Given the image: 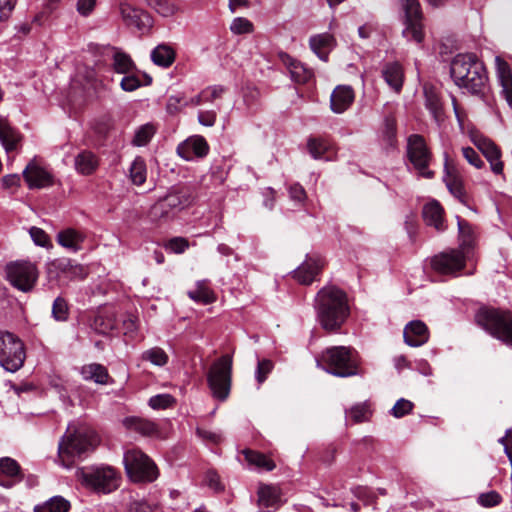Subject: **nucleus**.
I'll return each instance as SVG.
<instances>
[{
	"instance_id": "nucleus-63",
	"label": "nucleus",
	"mask_w": 512,
	"mask_h": 512,
	"mask_svg": "<svg viewBox=\"0 0 512 512\" xmlns=\"http://www.w3.org/2000/svg\"><path fill=\"white\" fill-rule=\"evenodd\" d=\"M185 98L181 95H173L168 98L166 109L169 114H176L184 106Z\"/></svg>"
},
{
	"instance_id": "nucleus-34",
	"label": "nucleus",
	"mask_w": 512,
	"mask_h": 512,
	"mask_svg": "<svg viewBox=\"0 0 512 512\" xmlns=\"http://www.w3.org/2000/svg\"><path fill=\"white\" fill-rule=\"evenodd\" d=\"M84 240V233L73 228H67L65 230H62L57 235L58 243L61 246L74 252L81 249V245L84 242Z\"/></svg>"
},
{
	"instance_id": "nucleus-36",
	"label": "nucleus",
	"mask_w": 512,
	"mask_h": 512,
	"mask_svg": "<svg viewBox=\"0 0 512 512\" xmlns=\"http://www.w3.org/2000/svg\"><path fill=\"white\" fill-rule=\"evenodd\" d=\"M459 230L460 250L466 255L473 246L475 232L472 226L464 219L457 217Z\"/></svg>"
},
{
	"instance_id": "nucleus-40",
	"label": "nucleus",
	"mask_w": 512,
	"mask_h": 512,
	"mask_svg": "<svg viewBox=\"0 0 512 512\" xmlns=\"http://www.w3.org/2000/svg\"><path fill=\"white\" fill-rule=\"evenodd\" d=\"M175 215L174 211L166 205L163 198L153 204L149 210V218L152 222H165Z\"/></svg>"
},
{
	"instance_id": "nucleus-7",
	"label": "nucleus",
	"mask_w": 512,
	"mask_h": 512,
	"mask_svg": "<svg viewBox=\"0 0 512 512\" xmlns=\"http://www.w3.org/2000/svg\"><path fill=\"white\" fill-rule=\"evenodd\" d=\"M127 475L133 482H153L159 472L155 463L141 450L131 449L123 459Z\"/></svg>"
},
{
	"instance_id": "nucleus-38",
	"label": "nucleus",
	"mask_w": 512,
	"mask_h": 512,
	"mask_svg": "<svg viewBox=\"0 0 512 512\" xmlns=\"http://www.w3.org/2000/svg\"><path fill=\"white\" fill-rule=\"evenodd\" d=\"M97 167L98 159L90 151H83L75 157V168L81 174H92Z\"/></svg>"
},
{
	"instance_id": "nucleus-17",
	"label": "nucleus",
	"mask_w": 512,
	"mask_h": 512,
	"mask_svg": "<svg viewBox=\"0 0 512 512\" xmlns=\"http://www.w3.org/2000/svg\"><path fill=\"white\" fill-rule=\"evenodd\" d=\"M324 264L323 259L318 255L307 256L304 263L294 271V278L301 284L309 285L320 273Z\"/></svg>"
},
{
	"instance_id": "nucleus-22",
	"label": "nucleus",
	"mask_w": 512,
	"mask_h": 512,
	"mask_svg": "<svg viewBox=\"0 0 512 512\" xmlns=\"http://www.w3.org/2000/svg\"><path fill=\"white\" fill-rule=\"evenodd\" d=\"M279 58L287 67L291 79L295 83L305 84L313 77V72L311 69L307 68L303 63L292 58L287 53L281 52L279 54Z\"/></svg>"
},
{
	"instance_id": "nucleus-28",
	"label": "nucleus",
	"mask_w": 512,
	"mask_h": 512,
	"mask_svg": "<svg viewBox=\"0 0 512 512\" xmlns=\"http://www.w3.org/2000/svg\"><path fill=\"white\" fill-rule=\"evenodd\" d=\"M312 51L323 61L328 60V55L335 46V39L329 33L312 36L309 40Z\"/></svg>"
},
{
	"instance_id": "nucleus-55",
	"label": "nucleus",
	"mask_w": 512,
	"mask_h": 512,
	"mask_svg": "<svg viewBox=\"0 0 512 512\" xmlns=\"http://www.w3.org/2000/svg\"><path fill=\"white\" fill-rule=\"evenodd\" d=\"M52 315L57 321H64L68 316V305L65 299L58 297L54 300Z\"/></svg>"
},
{
	"instance_id": "nucleus-42",
	"label": "nucleus",
	"mask_w": 512,
	"mask_h": 512,
	"mask_svg": "<svg viewBox=\"0 0 512 512\" xmlns=\"http://www.w3.org/2000/svg\"><path fill=\"white\" fill-rule=\"evenodd\" d=\"M243 454L245 456L246 461L249 464L254 465L258 468L264 469L266 471H272L276 467L273 460H271L266 455L260 452H256L253 450H245Z\"/></svg>"
},
{
	"instance_id": "nucleus-14",
	"label": "nucleus",
	"mask_w": 512,
	"mask_h": 512,
	"mask_svg": "<svg viewBox=\"0 0 512 512\" xmlns=\"http://www.w3.org/2000/svg\"><path fill=\"white\" fill-rule=\"evenodd\" d=\"M119 10L122 20L128 27H134L139 31H144L152 25L151 17L147 12L129 3H121Z\"/></svg>"
},
{
	"instance_id": "nucleus-8",
	"label": "nucleus",
	"mask_w": 512,
	"mask_h": 512,
	"mask_svg": "<svg viewBox=\"0 0 512 512\" xmlns=\"http://www.w3.org/2000/svg\"><path fill=\"white\" fill-rule=\"evenodd\" d=\"M26 358L23 342L10 332L0 333V365L9 372L18 371Z\"/></svg>"
},
{
	"instance_id": "nucleus-39",
	"label": "nucleus",
	"mask_w": 512,
	"mask_h": 512,
	"mask_svg": "<svg viewBox=\"0 0 512 512\" xmlns=\"http://www.w3.org/2000/svg\"><path fill=\"white\" fill-rule=\"evenodd\" d=\"M151 59L154 64L163 68H168L175 60V51L170 46L161 44L153 49Z\"/></svg>"
},
{
	"instance_id": "nucleus-23",
	"label": "nucleus",
	"mask_w": 512,
	"mask_h": 512,
	"mask_svg": "<svg viewBox=\"0 0 512 512\" xmlns=\"http://www.w3.org/2000/svg\"><path fill=\"white\" fill-rule=\"evenodd\" d=\"M258 507L261 512L277 510L282 502L280 489L273 485H260L258 488Z\"/></svg>"
},
{
	"instance_id": "nucleus-24",
	"label": "nucleus",
	"mask_w": 512,
	"mask_h": 512,
	"mask_svg": "<svg viewBox=\"0 0 512 512\" xmlns=\"http://www.w3.org/2000/svg\"><path fill=\"white\" fill-rule=\"evenodd\" d=\"M422 216L425 224L434 227L437 231H444L447 227L444 220V209L436 200L424 205Z\"/></svg>"
},
{
	"instance_id": "nucleus-12",
	"label": "nucleus",
	"mask_w": 512,
	"mask_h": 512,
	"mask_svg": "<svg viewBox=\"0 0 512 512\" xmlns=\"http://www.w3.org/2000/svg\"><path fill=\"white\" fill-rule=\"evenodd\" d=\"M402 6L406 18V27L403 30V36L408 40L421 43L424 39V31L420 3L418 0H402Z\"/></svg>"
},
{
	"instance_id": "nucleus-31",
	"label": "nucleus",
	"mask_w": 512,
	"mask_h": 512,
	"mask_svg": "<svg viewBox=\"0 0 512 512\" xmlns=\"http://www.w3.org/2000/svg\"><path fill=\"white\" fill-rule=\"evenodd\" d=\"M123 425L126 429L137 432L143 436H152L158 432V427L154 422L141 417H126L123 420Z\"/></svg>"
},
{
	"instance_id": "nucleus-61",
	"label": "nucleus",
	"mask_w": 512,
	"mask_h": 512,
	"mask_svg": "<svg viewBox=\"0 0 512 512\" xmlns=\"http://www.w3.org/2000/svg\"><path fill=\"white\" fill-rule=\"evenodd\" d=\"M30 235H31V238L33 239L34 243L38 246L46 247L50 243L49 236L41 228L31 227Z\"/></svg>"
},
{
	"instance_id": "nucleus-60",
	"label": "nucleus",
	"mask_w": 512,
	"mask_h": 512,
	"mask_svg": "<svg viewBox=\"0 0 512 512\" xmlns=\"http://www.w3.org/2000/svg\"><path fill=\"white\" fill-rule=\"evenodd\" d=\"M463 157L467 160L469 164L474 166L475 168H482L484 162L480 158L479 154L471 147H463L462 148Z\"/></svg>"
},
{
	"instance_id": "nucleus-9",
	"label": "nucleus",
	"mask_w": 512,
	"mask_h": 512,
	"mask_svg": "<svg viewBox=\"0 0 512 512\" xmlns=\"http://www.w3.org/2000/svg\"><path fill=\"white\" fill-rule=\"evenodd\" d=\"M77 474L84 485L99 493H110L119 486L118 474L109 466L90 470L80 469Z\"/></svg>"
},
{
	"instance_id": "nucleus-20",
	"label": "nucleus",
	"mask_w": 512,
	"mask_h": 512,
	"mask_svg": "<svg viewBox=\"0 0 512 512\" xmlns=\"http://www.w3.org/2000/svg\"><path fill=\"white\" fill-rule=\"evenodd\" d=\"M23 474L20 465L10 457L0 459V485L11 488L15 483L22 481Z\"/></svg>"
},
{
	"instance_id": "nucleus-16",
	"label": "nucleus",
	"mask_w": 512,
	"mask_h": 512,
	"mask_svg": "<svg viewBox=\"0 0 512 512\" xmlns=\"http://www.w3.org/2000/svg\"><path fill=\"white\" fill-rule=\"evenodd\" d=\"M209 145L204 137L191 136L177 147V153L185 160H192L194 157H204L208 154Z\"/></svg>"
},
{
	"instance_id": "nucleus-6",
	"label": "nucleus",
	"mask_w": 512,
	"mask_h": 512,
	"mask_svg": "<svg viewBox=\"0 0 512 512\" xmlns=\"http://www.w3.org/2000/svg\"><path fill=\"white\" fill-rule=\"evenodd\" d=\"M232 363V356L225 354L213 362L207 373L209 388L220 401L226 400L230 394Z\"/></svg>"
},
{
	"instance_id": "nucleus-10",
	"label": "nucleus",
	"mask_w": 512,
	"mask_h": 512,
	"mask_svg": "<svg viewBox=\"0 0 512 512\" xmlns=\"http://www.w3.org/2000/svg\"><path fill=\"white\" fill-rule=\"evenodd\" d=\"M407 157L422 177L427 179L434 177V172L429 169L432 153L423 136L412 134L408 137Z\"/></svg>"
},
{
	"instance_id": "nucleus-33",
	"label": "nucleus",
	"mask_w": 512,
	"mask_h": 512,
	"mask_svg": "<svg viewBox=\"0 0 512 512\" xmlns=\"http://www.w3.org/2000/svg\"><path fill=\"white\" fill-rule=\"evenodd\" d=\"M444 182L450 193L457 198L462 204H468V195L465 191L461 176L454 170H448Z\"/></svg>"
},
{
	"instance_id": "nucleus-51",
	"label": "nucleus",
	"mask_w": 512,
	"mask_h": 512,
	"mask_svg": "<svg viewBox=\"0 0 512 512\" xmlns=\"http://www.w3.org/2000/svg\"><path fill=\"white\" fill-rule=\"evenodd\" d=\"M142 359L157 366H164L167 364L169 357L162 348L153 347L143 352Z\"/></svg>"
},
{
	"instance_id": "nucleus-11",
	"label": "nucleus",
	"mask_w": 512,
	"mask_h": 512,
	"mask_svg": "<svg viewBox=\"0 0 512 512\" xmlns=\"http://www.w3.org/2000/svg\"><path fill=\"white\" fill-rule=\"evenodd\" d=\"M7 279L11 285L22 292L33 290L39 271L36 265L30 261H16L6 267Z\"/></svg>"
},
{
	"instance_id": "nucleus-49",
	"label": "nucleus",
	"mask_w": 512,
	"mask_h": 512,
	"mask_svg": "<svg viewBox=\"0 0 512 512\" xmlns=\"http://www.w3.org/2000/svg\"><path fill=\"white\" fill-rule=\"evenodd\" d=\"M47 274L50 278H60L67 275L71 269V261L66 258L54 259L47 263Z\"/></svg>"
},
{
	"instance_id": "nucleus-50",
	"label": "nucleus",
	"mask_w": 512,
	"mask_h": 512,
	"mask_svg": "<svg viewBox=\"0 0 512 512\" xmlns=\"http://www.w3.org/2000/svg\"><path fill=\"white\" fill-rule=\"evenodd\" d=\"M146 164L143 158L136 157L130 167V178L133 184L142 185L146 181Z\"/></svg>"
},
{
	"instance_id": "nucleus-47",
	"label": "nucleus",
	"mask_w": 512,
	"mask_h": 512,
	"mask_svg": "<svg viewBox=\"0 0 512 512\" xmlns=\"http://www.w3.org/2000/svg\"><path fill=\"white\" fill-rule=\"evenodd\" d=\"M381 140L386 147H394L397 142V125L393 117H386L381 130Z\"/></svg>"
},
{
	"instance_id": "nucleus-15",
	"label": "nucleus",
	"mask_w": 512,
	"mask_h": 512,
	"mask_svg": "<svg viewBox=\"0 0 512 512\" xmlns=\"http://www.w3.org/2000/svg\"><path fill=\"white\" fill-rule=\"evenodd\" d=\"M23 135L15 129L6 116L0 115V142L10 154L22 148Z\"/></svg>"
},
{
	"instance_id": "nucleus-3",
	"label": "nucleus",
	"mask_w": 512,
	"mask_h": 512,
	"mask_svg": "<svg viewBox=\"0 0 512 512\" xmlns=\"http://www.w3.org/2000/svg\"><path fill=\"white\" fill-rule=\"evenodd\" d=\"M98 444V437L93 431L75 430L68 427L67 433L61 438L58 446V456L61 464L70 468L74 458L93 450Z\"/></svg>"
},
{
	"instance_id": "nucleus-41",
	"label": "nucleus",
	"mask_w": 512,
	"mask_h": 512,
	"mask_svg": "<svg viewBox=\"0 0 512 512\" xmlns=\"http://www.w3.org/2000/svg\"><path fill=\"white\" fill-rule=\"evenodd\" d=\"M148 5L164 17L173 16L180 9L181 0H147Z\"/></svg>"
},
{
	"instance_id": "nucleus-32",
	"label": "nucleus",
	"mask_w": 512,
	"mask_h": 512,
	"mask_svg": "<svg viewBox=\"0 0 512 512\" xmlns=\"http://www.w3.org/2000/svg\"><path fill=\"white\" fill-rule=\"evenodd\" d=\"M425 106L433 118L439 122L443 119V104L437 89L430 85L424 86Z\"/></svg>"
},
{
	"instance_id": "nucleus-19",
	"label": "nucleus",
	"mask_w": 512,
	"mask_h": 512,
	"mask_svg": "<svg viewBox=\"0 0 512 512\" xmlns=\"http://www.w3.org/2000/svg\"><path fill=\"white\" fill-rule=\"evenodd\" d=\"M23 177L29 188H44L52 185V175L44 168L31 161L23 171Z\"/></svg>"
},
{
	"instance_id": "nucleus-29",
	"label": "nucleus",
	"mask_w": 512,
	"mask_h": 512,
	"mask_svg": "<svg viewBox=\"0 0 512 512\" xmlns=\"http://www.w3.org/2000/svg\"><path fill=\"white\" fill-rule=\"evenodd\" d=\"M354 100V91L349 86H338L331 95V109L335 113L344 112Z\"/></svg>"
},
{
	"instance_id": "nucleus-57",
	"label": "nucleus",
	"mask_w": 512,
	"mask_h": 512,
	"mask_svg": "<svg viewBox=\"0 0 512 512\" xmlns=\"http://www.w3.org/2000/svg\"><path fill=\"white\" fill-rule=\"evenodd\" d=\"M174 403V398L169 394H160L150 398L149 405L153 409H166Z\"/></svg>"
},
{
	"instance_id": "nucleus-18",
	"label": "nucleus",
	"mask_w": 512,
	"mask_h": 512,
	"mask_svg": "<svg viewBox=\"0 0 512 512\" xmlns=\"http://www.w3.org/2000/svg\"><path fill=\"white\" fill-rule=\"evenodd\" d=\"M472 141L490 162L492 171L496 174H501L503 163L500 160L501 152L499 148L491 140L483 136H473Z\"/></svg>"
},
{
	"instance_id": "nucleus-37",
	"label": "nucleus",
	"mask_w": 512,
	"mask_h": 512,
	"mask_svg": "<svg viewBox=\"0 0 512 512\" xmlns=\"http://www.w3.org/2000/svg\"><path fill=\"white\" fill-rule=\"evenodd\" d=\"M307 146L310 154L315 159L325 158L326 160H329L333 153L331 144L323 138H310Z\"/></svg>"
},
{
	"instance_id": "nucleus-43",
	"label": "nucleus",
	"mask_w": 512,
	"mask_h": 512,
	"mask_svg": "<svg viewBox=\"0 0 512 512\" xmlns=\"http://www.w3.org/2000/svg\"><path fill=\"white\" fill-rule=\"evenodd\" d=\"M125 76L122 78L120 82L121 88L126 92H132L142 85V81L140 79L141 73L138 71H132L129 74H124ZM142 76L145 78V84L149 85L152 82V78L146 74H142Z\"/></svg>"
},
{
	"instance_id": "nucleus-25",
	"label": "nucleus",
	"mask_w": 512,
	"mask_h": 512,
	"mask_svg": "<svg viewBox=\"0 0 512 512\" xmlns=\"http://www.w3.org/2000/svg\"><path fill=\"white\" fill-rule=\"evenodd\" d=\"M162 198L174 213L188 207L193 202V194L187 187H175Z\"/></svg>"
},
{
	"instance_id": "nucleus-59",
	"label": "nucleus",
	"mask_w": 512,
	"mask_h": 512,
	"mask_svg": "<svg viewBox=\"0 0 512 512\" xmlns=\"http://www.w3.org/2000/svg\"><path fill=\"white\" fill-rule=\"evenodd\" d=\"M272 368L273 363L268 359H263L258 362L255 376L259 384H262L266 380L268 374L272 371Z\"/></svg>"
},
{
	"instance_id": "nucleus-13",
	"label": "nucleus",
	"mask_w": 512,
	"mask_h": 512,
	"mask_svg": "<svg viewBox=\"0 0 512 512\" xmlns=\"http://www.w3.org/2000/svg\"><path fill=\"white\" fill-rule=\"evenodd\" d=\"M466 255L460 249H450L431 258L432 269L443 275H456L464 269Z\"/></svg>"
},
{
	"instance_id": "nucleus-26",
	"label": "nucleus",
	"mask_w": 512,
	"mask_h": 512,
	"mask_svg": "<svg viewBox=\"0 0 512 512\" xmlns=\"http://www.w3.org/2000/svg\"><path fill=\"white\" fill-rule=\"evenodd\" d=\"M497 76L502 88V95L512 108V72L506 61L500 57H496Z\"/></svg>"
},
{
	"instance_id": "nucleus-2",
	"label": "nucleus",
	"mask_w": 512,
	"mask_h": 512,
	"mask_svg": "<svg viewBox=\"0 0 512 512\" xmlns=\"http://www.w3.org/2000/svg\"><path fill=\"white\" fill-rule=\"evenodd\" d=\"M451 77L455 84L472 94L484 95L488 76L483 63L473 53L456 55L451 62Z\"/></svg>"
},
{
	"instance_id": "nucleus-44",
	"label": "nucleus",
	"mask_w": 512,
	"mask_h": 512,
	"mask_svg": "<svg viewBox=\"0 0 512 512\" xmlns=\"http://www.w3.org/2000/svg\"><path fill=\"white\" fill-rule=\"evenodd\" d=\"M188 296L202 304H209L215 300L212 290L208 287L206 281H198L196 288L188 292Z\"/></svg>"
},
{
	"instance_id": "nucleus-53",
	"label": "nucleus",
	"mask_w": 512,
	"mask_h": 512,
	"mask_svg": "<svg viewBox=\"0 0 512 512\" xmlns=\"http://www.w3.org/2000/svg\"><path fill=\"white\" fill-rule=\"evenodd\" d=\"M230 30L232 33H234L236 35L249 34V33L253 32L254 25L247 18L237 17V18L233 19V21L230 25Z\"/></svg>"
},
{
	"instance_id": "nucleus-62",
	"label": "nucleus",
	"mask_w": 512,
	"mask_h": 512,
	"mask_svg": "<svg viewBox=\"0 0 512 512\" xmlns=\"http://www.w3.org/2000/svg\"><path fill=\"white\" fill-rule=\"evenodd\" d=\"M189 246L188 241L182 237H174L170 239L166 245L174 253H183Z\"/></svg>"
},
{
	"instance_id": "nucleus-54",
	"label": "nucleus",
	"mask_w": 512,
	"mask_h": 512,
	"mask_svg": "<svg viewBox=\"0 0 512 512\" xmlns=\"http://www.w3.org/2000/svg\"><path fill=\"white\" fill-rule=\"evenodd\" d=\"M225 91L226 88L221 85L208 86L201 91V97L203 98L204 103H212L221 98Z\"/></svg>"
},
{
	"instance_id": "nucleus-52",
	"label": "nucleus",
	"mask_w": 512,
	"mask_h": 512,
	"mask_svg": "<svg viewBox=\"0 0 512 512\" xmlns=\"http://www.w3.org/2000/svg\"><path fill=\"white\" fill-rule=\"evenodd\" d=\"M155 127L152 124H145L139 127L132 140L135 146H145L155 134Z\"/></svg>"
},
{
	"instance_id": "nucleus-58",
	"label": "nucleus",
	"mask_w": 512,
	"mask_h": 512,
	"mask_svg": "<svg viewBox=\"0 0 512 512\" xmlns=\"http://www.w3.org/2000/svg\"><path fill=\"white\" fill-rule=\"evenodd\" d=\"M502 498L500 494L496 491H489L487 493H482L478 497V503L483 507H494L500 504Z\"/></svg>"
},
{
	"instance_id": "nucleus-45",
	"label": "nucleus",
	"mask_w": 512,
	"mask_h": 512,
	"mask_svg": "<svg viewBox=\"0 0 512 512\" xmlns=\"http://www.w3.org/2000/svg\"><path fill=\"white\" fill-rule=\"evenodd\" d=\"M347 421H351L352 424H358L369 420L371 411L368 404L358 403L353 405L350 409L345 412Z\"/></svg>"
},
{
	"instance_id": "nucleus-30",
	"label": "nucleus",
	"mask_w": 512,
	"mask_h": 512,
	"mask_svg": "<svg viewBox=\"0 0 512 512\" xmlns=\"http://www.w3.org/2000/svg\"><path fill=\"white\" fill-rule=\"evenodd\" d=\"M382 76L385 82L397 93H399L403 86L404 72L400 63L390 62L384 65L382 69Z\"/></svg>"
},
{
	"instance_id": "nucleus-48",
	"label": "nucleus",
	"mask_w": 512,
	"mask_h": 512,
	"mask_svg": "<svg viewBox=\"0 0 512 512\" xmlns=\"http://www.w3.org/2000/svg\"><path fill=\"white\" fill-rule=\"evenodd\" d=\"M113 60V67L117 73L129 74L136 70L131 57L124 52L116 51Z\"/></svg>"
},
{
	"instance_id": "nucleus-35",
	"label": "nucleus",
	"mask_w": 512,
	"mask_h": 512,
	"mask_svg": "<svg viewBox=\"0 0 512 512\" xmlns=\"http://www.w3.org/2000/svg\"><path fill=\"white\" fill-rule=\"evenodd\" d=\"M81 375L85 380H91L101 385L107 384L110 379L107 369L103 365L97 363L83 366L81 369Z\"/></svg>"
},
{
	"instance_id": "nucleus-5",
	"label": "nucleus",
	"mask_w": 512,
	"mask_h": 512,
	"mask_svg": "<svg viewBox=\"0 0 512 512\" xmlns=\"http://www.w3.org/2000/svg\"><path fill=\"white\" fill-rule=\"evenodd\" d=\"M476 322L493 337L512 346V313L496 309H482L476 314Z\"/></svg>"
},
{
	"instance_id": "nucleus-46",
	"label": "nucleus",
	"mask_w": 512,
	"mask_h": 512,
	"mask_svg": "<svg viewBox=\"0 0 512 512\" xmlns=\"http://www.w3.org/2000/svg\"><path fill=\"white\" fill-rule=\"evenodd\" d=\"M70 503L61 496H54L46 503L36 506L34 512H68Z\"/></svg>"
},
{
	"instance_id": "nucleus-64",
	"label": "nucleus",
	"mask_w": 512,
	"mask_h": 512,
	"mask_svg": "<svg viewBox=\"0 0 512 512\" xmlns=\"http://www.w3.org/2000/svg\"><path fill=\"white\" fill-rule=\"evenodd\" d=\"M217 119V113L214 110H201L198 113V121L201 125L212 127Z\"/></svg>"
},
{
	"instance_id": "nucleus-21",
	"label": "nucleus",
	"mask_w": 512,
	"mask_h": 512,
	"mask_svg": "<svg viewBox=\"0 0 512 512\" xmlns=\"http://www.w3.org/2000/svg\"><path fill=\"white\" fill-rule=\"evenodd\" d=\"M403 336L407 345L419 347L428 341L429 330L424 322L414 320L405 326Z\"/></svg>"
},
{
	"instance_id": "nucleus-56",
	"label": "nucleus",
	"mask_w": 512,
	"mask_h": 512,
	"mask_svg": "<svg viewBox=\"0 0 512 512\" xmlns=\"http://www.w3.org/2000/svg\"><path fill=\"white\" fill-rule=\"evenodd\" d=\"M414 407V404L404 398L399 399L393 406L391 413L394 417L400 418L409 414Z\"/></svg>"
},
{
	"instance_id": "nucleus-27",
	"label": "nucleus",
	"mask_w": 512,
	"mask_h": 512,
	"mask_svg": "<svg viewBox=\"0 0 512 512\" xmlns=\"http://www.w3.org/2000/svg\"><path fill=\"white\" fill-rule=\"evenodd\" d=\"M91 327L100 334H108L117 327L115 313L110 308L100 310L90 323Z\"/></svg>"
},
{
	"instance_id": "nucleus-1",
	"label": "nucleus",
	"mask_w": 512,
	"mask_h": 512,
	"mask_svg": "<svg viewBox=\"0 0 512 512\" xmlns=\"http://www.w3.org/2000/svg\"><path fill=\"white\" fill-rule=\"evenodd\" d=\"M316 318L328 333L337 332L350 315L347 293L335 285H326L314 300Z\"/></svg>"
},
{
	"instance_id": "nucleus-4",
	"label": "nucleus",
	"mask_w": 512,
	"mask_h": 512,
	"mask_svg": "<svg viewBox=\"0 0 512 512\" xmlns=\"http://www.w3.org/2000/svg\"><path fill=\"white\" fill-rule=\"evenodd\" d=\"M321 360L329 373L338 377H350L359 374L358 360L354 351L348 347L327 348Z\"/></svg>"
}]
</instances>
